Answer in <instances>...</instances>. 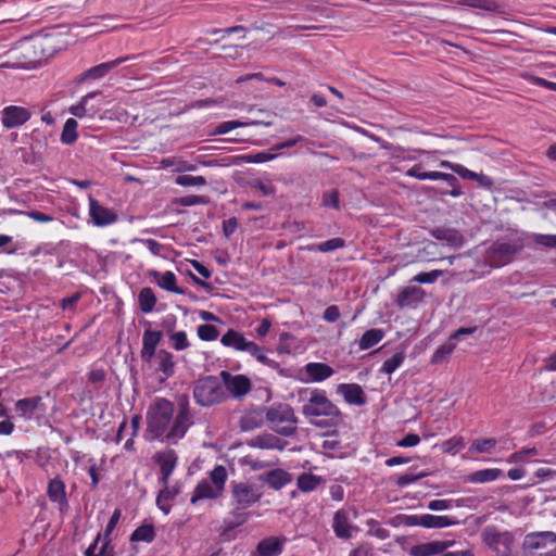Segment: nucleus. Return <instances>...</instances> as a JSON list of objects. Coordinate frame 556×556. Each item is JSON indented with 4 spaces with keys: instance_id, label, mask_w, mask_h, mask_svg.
I'll return each instance as SVG.
<instances>
[{
    "instance_id": "5",
    "label": "nucleus",
    "mask_w": 556,
    "mask_h": 556,
    "mask_svg": "<svg viewBox=\"0 0 556 556\" xmlns=\"http://www.w3.org/2000/svg\"><path fill=\"white\" fill-rule=\"evenodd\" d=\"M228 473L224 466L217 465L210 472V481L202 480L195 488L193 495L190 500L191 504H195L204 498H217L222 495Z\"/></svg>"
},
{
    "instance_id": "61",
    "label": "nucleus",
    "mask_w": 556,
    "mask_h": 556,
    "mask_svg": "<svg viewBox=\"0 0 556 556\" xmlns=\"http://www.w3.org/2000/svg\"><path fill=\"white\" fill-rule=\"evenodd\" d=\"M275 157V154L269 152H258L255 154L247 155L245 160L248 163H263L267 161H271Z\"/></svg>"
},
{
    "instance_id": "48",
    "label": "nucleus",
    "mask_w": 556,
    "mask_h": 556,
    "mask_svg": "<svg viewBox=\"0 0 556 556\" xmlns=\"http://www.w3.org/2000/svg\"><path fill=\"white\" fill-rule=\"evenodd\" d=\"M496 443L497 441L494 438L482 440L477 439L471 443L469 451L476 453H489L495 447Z\"/></svg>"
},
{
    "instance_id": "2",
    "label": "nucleus",
    "mask_w": 556,
    "mask_h": 556,
    "mask_svg": "<svg viewBox=\"0 0 556 556\" xmlns=\"http://www.w3.org/2000/svg\"><path fill=\"white\" fill-rule=\"evenodd\" d=\"M302 414L311 425L318 428L337 426L341 420L339 408L319 389L309 391V397L302 406Z\"/></svg>"
},
{
    "instance_id": "38",
    "label": "nucleus",
    "mask_w": 556,
    "mask_h": 556,
    "mask_svg": "<svg viewBox=\"0 0 556 556\" xmlns=\"http://www.w3.org/2000/svg\"><path fill=\"white\" fill-rule=\"evenodd\" d=\"M457 521L448 516H434L430 514L424 515V520L421 522V527L432 529V528H446L450 526L456 525Z\"/></svg>"
},
{
    "instance_id": "14",
    "label": "nucleus",
    "mask_w": 556,
    "mask_h": 556,
    "mask_svg": "<svg viewBox=\"0 0 556 556\" xmlns=\"http://www.w3.org/2000/svg\"><path fill=\"white\" fill-rule=\"evenodd\" d=\"M177 459L178 457L174 450H165L154 455V462L159 465L162 473V484L168 483V479L177 465Z\"/></svg>"
},
{
    "instance_id": "26",
    "label": "nucleus",
    "mask_w": 556,
    "mask_h": 556,
    "mask_svg": "<svg viewBox=\"0 0 556 556\" xmlns=\"http://www.w3.org/2000/svg\"><path fill=\"white\" fill-rule=\"evenodd\" d=\"M41 401L42 399L40 396H31L18 400L15 403V410L20 417L24 418L25 420H29L38 409Z\"/></svg>"
},
{
    "instance_id": "37",
    "label": "nucleus",
    "mask_w": 556,
    "mask_h": 556,
    "mask_svg": "<svg viewBox=\"0 0 556 556\" xmlns=\"http://www.w3.org/2000/svg\"><path fill=\"white\" fill-rule=\"evenodd\" d=\"M179 493V490L177 488H168L167 484H163V489L159 492L156 497V505L157 507L164 513L169 514L170 511V505L167 503L169 500L175 498V496Z\"/></svg>"
},
{
    "instance_id": "8",
    "label": "nucleus",
    "mask_w": 556,
    "mask_h": 556,
    "mask_svg": "<svg viewBox=\"0 0 556 556\" xmlns=\"http://www.w3.org/2000/svg\"><path fill=\"white\" fill-rule=\"evenodd\" d=\"M522 249L518 242L495 241L488 252V258L492 266H503L510 263Z\"/></svg>"
},
{
    "instance_id": "17",
    "label": "nucleus",
    "mask_w": 556,
    "mask_h": 556,
    "mask_svg": "<svg viewBox=\"0 0 556 556\" xmlns=\"http://www.w3.org/2000/svg\"><path fill=\"white\" fill-rule=\"evenodd\" d=\"M287 444V441L281 440L279 437L273 433L260 434L248 442V445L251 447L278 451L285 450Z\"/></svg>"
},
{
    "instance_id": "20",
    "label": "nucleus",
    "mask_w": 556,
    "mask_h": 556,
    "mask_svg": "<svg viewBox=\"0 0 556 556\" xmlns=\"http://www.w3.org/2000/svg\"><path fill=\"white\" fill-rule=\"evenodd\" d=\"M337 391L343 394L349 404L362 406L366 403V397L362 387L357 383H341Z\"/></svg>"
},
{
    "instance_id": "55",
    "label": "nucleus",
    "mask_w": 556,
    "mask_h": 556,
    "mask_svg": "<svg viewBox=\"0 0 556 556\" xmlns=\"http://www.w3.org/2000/svg\"><path fill=\"white\" fill-rule=\"evenodd\" d=\"M442 274L443 271L439 269H434L429 273H419L412 279V281L419 283H433L440 276H442Z\"/></svg>"
},
{
    "instance_id": "3",
    "label": "nucleus",
    "mask_w": 556,
    "mask_h": 556,
    "mask_svg": "<svg viewBox=\"0 0 556 556\" xmlns=\"http://www.w3.org/2000/svg\"><path fill=\"white\" fill-rule=\"evenodd\" d=\"M265 417L270 428L283 437H292L298 430V417L286 403H276L265 408Z\"/></svg>"
},
{
    "instance_id": "44",
    "label": "nucleus",
    "mask_w": 556,
    "mask_h": 556,
    "mask_svg": "<svg viewBox=\"0 0 556 556\" xmlns=\"http://www.w3.org/2000/svg\"><path fill=\"white\" fill-rule=\"evenodd\" d=\"M263 424L262 416L256 413H249L241 417L240 428L243 431H251L260 428Z\"/></svg>"
},
{
    "instance_id": "52",
    "label": "nucleus",
    "mask_w": 556,
    "mask_h": 556,
    "mask_svg": "<svg viewBox=\"0 0 556 556\" xmlns=\"http://www.w3.org/2000/svg\"><path fill=\"white\" fill-rule=\"evenodd\" d=\"M15 153L25 164L40 165L42 163V160L37 157L36 154H33V151L29 148H18Z\"/></svg>"
},
{
    "instance_id": "19",
    "label": "nucleus",
    "mask_w": 556,
    "mask_h": 556,
    "mask_svg": "<svg viewBox=\"0 0 556 556\" xmlns=\"http://www.w3.org/2000/svg\"><path fill=\"white\" fill-rule=\"evenodd\" d=\"M430 235L440 241H445L450 247L460 248L464 243V237L462 233L448 227H434L430 230Z\"/></svg>"
},
{
    "instance_id": "22",
    "label": "nucleus",
    "mask_w": 556,
    "mask_h": 556,
    "mask_svg": "<svg viewBox=\"0 0 556 556\" xmlns=\"http://www.w3.org/2000/svg\"><path fill=\"white\" fill-rule=\"evenodd\" d=\"M260 480L266 482L274 490H280L292 481V476L286 470L277 468L260 476Z\"/></svg>"
},
{
    "instance_id": "25",
    "label": "nucleus",
    "mask_w": 556,
    "mask_h": 556,
    "mask_svg": "<svg viewBox=\"0 0 556 556\" xmlns=\"http://www.w3.org/2000/svg\"><path fill=\"white\" fill-rule=\"evenodd\" d=\"M286 538L270 536L257 543L256 552L260 556H278L282 552Z\"/></svg>"
},
{
    "instance_id": "27",
    "label": "nucleus",
    "mask_w": 556,
    "mask_h": 556,
    "mask_svg": "<svg viewBox=\"0 0 556 556\" xmlns=\"http://www.w3.org/2000/svg\"><path fill=\"white\" fill-rule=\"evenodd\" d=\"M47 495L49 496L50 501L58 503L61 506L67 505L65 484L59 477L49 481Z\"/></svg>"
},
{
    "instance_id": "18",
    "label": "nucleus",
    "mask_w": 556,
    "mask_h": 556,
    "mask_svg": "<svg viewBox=\"0 0 556 556\" xmlns=\"http://www.w3.org/2000/svg\"><path fill=\"white\" fill-rule=\"evenodd\" d=\"M99 94H100V91H92V92H89L88 94H86L85 97H83V99L80 100V102L78 104L71 106V109H70L71 114L78 118H83L86 116L93 117L96 114H98L100 112V106L93 105V104L90 105L89 102L91 99L96 98Z\"/></svg>"
},
{
    "instance_id": "62",
    "label": "nucleus",
    "mask_w": 556,
    "mask_h": 556,
    "mask_svg": "<svg viewBox=\"0 0 556 556\" xmlns=\"http://www.w3.org/2000/svg\"><path fill=\"white\" fill-rule=\"evenodd\" d=\"M528 80L530 81V84L532 85H535V86H540V87H544V88H547L549 90H553V91H556V83H553V81H549V80H546L542 77H539V76H534V75H530L528 77Z\"/></svg>"
},
{
    "instance_id": "29",
    "label": "nucleus",
    "mask_w": 556,
    "mask_h": 556,
    "mask_svg": "<svg viewBox=\"0 0 556 556\" xmlns=\"http://www.w3.org/2000/svg\"><path fill=\"white\" fill-rule=\"evenodd\" d=\"M333 531L340 539H350L352 536L349 517L345 510L340 509L333 516Z\"/></svg>"
},
{
    "instance_id": "21",
    "label": "nucleus",
    "mask_w": 556,
    "mask_h": 556,
    "mask_svg": "<svg viewBox=\"0 0 556 556\" xmlns=\"http://www.w3.org/2000/svg\"><path fill=\"white\" fill-rule=\"evenodd\" d=\"M162 339L161 331L146 330L142 339L141 358L144 362H150L155 355V349Z\"/></svg>"
},
{
    "instance_id": "41",
    "label": "nucleus",
    "mask_w": 556,
    "mask_h": 556,
    "mask_svg": "<svg viewBox=\"0 0 556 556\" xmlns=\"http://www.w3.org/2000/svg\"><path fill=\"white\" fill-rule=\"evenodd\" d=\"M321 482H323L321 477L315 476L313 473H306V472L301 473L296 480L298 488L302 492L314 491Z\"/></svg>"
},
{
    "instance_id": "59",
    "label": "nucleus",
    "mask_w": 556,
    "mask_h": 556,
    "mask_svg": "<svg viewBox=\"0 0 556 556\" xmlns=\"http://www.w3.org/2000/svg\"><path fill=\"white\" fill-rule=\"evenodd\" d=\"M534 242L548 248H556V235H534Z\"/></svg>"
},
{
    "instance_id": "16",
    "label": "nucleus",
    "mask_w": 556,
    "mask_h": 556,
    "mask_svg": "<svg viewBox=\"0 0 556 556\" xmlns=\"http://www.w3.org/2000/svg\"><path fill=\"white\" fill-rule=\"evenodd\" d=\"M455 544L454 540L431 541L412 546L409 553L412 556H433L444 553Z\"/></svg>"
},
{
    "instance_id": "33",
    "label": "nucleus",
    "mask_w": 556,
    "mask_h": 556,
    "mask_svg": "<svg viewBox=\"0 0 556 556\" xmlns=\"http://www.w3.org/2000/svg\"><path fill=\"white\" fill-rule=\"evenodd\" d=\"M152 275L154 277H160V279L157 280V285L162 289L177 294L186 293L185 289H181L176 286V276L173 271H165L164 274H160L159 271L154 270L152 271Z\"/></svg>"
},
{
    "instance_id": "32",
    "label": "nucleus",
    "mask_w": 556,
    "mask_h": 556,
    "mask_svg": "<svg viewBox=\"0 0 556 556\" xmlns=\"http://www.w3.org/2000/svg\"><path fill=\"white\" fill-rule=\"evenodd\" d=\"M249 125H265L270 126L271 122H265L262 119H254L252 122H242V121H227L218 124L212 135H224L229 132L232 129L239 128V127H245Z\"/></svg>"
},
{
    "instance_id": "57",
    "label": "nucleus",
    "mask_w": 556,
    "mask_h": 556,
    "mask_svg": "<svg viewBox=\"0 0 556 556\" xmlns=\"http://www.w3.org/2000/svg\"><path fill=\"white\" fill-rule=\"evenodd\" d=\"M170 340L174 342V349L177 351L186 350L189 346L185 331L173 332L170 334Z\"/></svg>"
},
{
    "instance_id": "4",
    "label": "nucleus",
    "mask_w": 556,
    "mask_h": 556,
    "mask_svg": "<svg viewBox=\"0 0 556 556\" xmlns=\"http://www.w3.org/2000/svg\"><path fill=\"white\" fill-rule=\"evenodd\" d=\"M193 399L200 406L210 407L222 403L226 391L216 376H205L194 382Z\"/></svg>"
},
{
    "instance_id": "39",
    "label": "nucleus",
    "mask_w": 556,
    "mask_h": 556,
    "mask_svg": "<svg viewBox=\"0 0 556 556\" xmlns=\"http://www.w3.org/2000/svg\"><path fill=\"white\" fill-rule=\"evenodd\" d=\"M138 302L141 312L151 313L156 303V296L149 287L142 288L138 294Z\"/></svg>"
},
{
    "instance_id": "1",
    "label": "nucleus",
    "mask_w": 556,
    "mask_h": 556,
    "mask_svg": "<svg viewBox=\"0 0 556 556\" xmlns=\"http://www.w3.org/2000/svg\"><path fill=\"white\" fill-rule=\"evenodd\" d=\"M174 404L157 397L149 406L147 412L146 437L149 441L161 440L167 444H177L193 425V417L189 408V402L185 399L179 404V410L174 417Z\"/></svg>"
},
{
    "instance_id": "10",
    "label": "nucleus",
    "mask_w": 556,
    "mask_h": 556,
    "mask_svg": "<svg viewBox=\"0 0 556 556\" xmlns=\"http://www.w3.org/2000/svg\"><path fill=\"white\" fill-rule=\"evenodd\" d=\"M406 174H407V176L417 178L419 180L441 179V180L446 181L452 189L451 190H441L440 191L441 194H450L455 198L459 197L462 194V191L458 186V179L452 174L442 173V172H420V165L413 166L412 168H409L407 170Z\"/></svg>"
},
{
    "instance_id": "34",
    "label": "nucleus",
    "mask_w": 556,
    "mask_h": 556,
    "mask_svg": "<svg viewBox=\"0 0 556 556\" xmlns=\"http://www.w3.org/2000/svg\"><path fill=\"white\" fill-rule=\"evenodd\" d=\"M155 361L157 363L156 369L162 371L165 378H169L174 375L175 363L172 353L166 350H160L155 355Z\"/></svg>"
},
{
    "instance_id": "58",
    "label": "nucleus",
    "mask_w": 556,
    "mask_h": 556,
    "mask_svg": "<svg viewBox=\"0 0 556 556\" xmlns=\"http://www.w3.org/2000/svg\"><path fill=\"white\" fill-rule=\"evenodd\" d=\"M478 330V328L475 326V327H462L459 329H457L456 331H454L451 336H450V340L451 341H454V340H464L466 337L475 333L476 331Z\"/></svg>"
},
{
    "instance_id": "40",
    "label": "nucleus",
    "mask_w": 556,
    "mask_h": 556,
    "mask_svg": "<svg viewBox=\"0 0 556 556\" xmlns=\"http://www.w3.org/2000/svg\"><path fill=\"white\" fill-rule=\"evenodd\" d=\"M48 147V138L46 135L34 130L30 135V143L29 149L33 151V154H36L37 157L43 160V152Z\"/></svg>"
},
{
    "instance_id": "47",
    "label": "nucleus",
    "mask_w": 556,
    "mask_h": 556,
    "mask_svg": "<svg viewBox=\"0 0 556 556\" xmlns=\"http://www.w3.org/2000/svg\"><path fill=\"white\" fill-rule=\"evenodd\" d=\"M459 3L484 11H497L498 9V4L494 0H459Z\"/></svg>"
},
{
    "instance_id": "6",
    "label": "nucleus",
    "mask_w": 556,
    "mask_h": 556,
    "mask_svg": "<svg viewBox=\"0 0 556 556\" xmlns=\"http://www.w3.org/2000/svg\"><path fill=\"white\" fill-rule=\"evenodd\" d=\"M528 556H556V533L552 531L528 533L522 543Z\"/></svg>"
},
{
    "instance_id": "15",
    "label": "nucleus",
    "mask_w": 556,
    "mask_h": 556,
    "mask_svg": "<svg viewBox=\"0 0 556 556\" xmlns=\"http://www.w3.org/2000/svg\"><path fill=\"white\" fill-rule=\"evenodd\" d=\"M89 215L93 224L99 227L111 225L117 219V215L114 212L102 206L93 198H89Z\"/></svg>"
},
{
    "instance_id": "49",
    "label": "nucleus",
    "mask_w": 556,
    "mask_h": 556,
    "mask_svg": "<svg viewBox=\"0 0 556 556\" xmlns=\"http://www.w3.org/2000/svg\"><path fill=\"white\" fill-rule=\"evenodd\" d=\"M197 332L199 338L203 341H213L219 336L218 329L210 324L200 325Z\"/></svg>"
},
{
    "instance_id": "46",
    "label": "nucleus",
    "mask_w": 556,
    "mask_h": 556,
    "mask_svg": "<svg viewBox=\"0 0 556 556\" xmlns=\"http://www.w3.org/2000/svg\"><path fill=\"white\" fill-rule=\"evenodd\" d=\"M456 344L448 339V342L440 345L432 355L431 363L439 364L445 361L454 351Z\"/></svg>"
},
{
    "instance_id": "30",
    "label": "nucleus",
    "mask_w": 556,
    "mask_h": 556,
    "mask_svg": "<svg viewBox=\"0 0 556 556\" xmlns=\"http://www.w3.org/2000/svg\"><path fill=\"white\" fill-rule=\"evenodd\" d=\"M220 342L225 346L233 348L237 351L244 352L249 340L244 338V336L237 330L228 329L227 332L222 337Z\"/></svg>"
},
{
    "instance_id": "43",
    "label": "nucleus",
    "mask_w": 556,
    "mask_h": 556,
    "mask_svg": "<svg viewBox=\"0 0 556 556\" xmlns=\"http://www.w3.org/2000/svg\"><path fill=\"white\" fill-rule=\"evenodd\" d=\"M78 124H77V121L74 119V118H68L66 119L64 126H63V130H62V134H61V141L64 143V144H72L76 141L77 139V132H76V128H77Z\"/></svg>"
},
{
    "instance_id": "64",
    "label": "nucleus",
    "mask_w": 556,
    "mask_h": 556,
    "mask_svg": "<svg viewBox=\"0 0 556 556\" xmlns=\"http://www.w3.org/2000/svg\"><path fill=\"white\" fill-rule=\"evenodd\" d=\"M420 438L418 434L415 433H408L405 435L401 441L397 442V446L401 447H412L419 444Z\"/></svg>"
},
{
    "instance_id": "12",
    "label": "nucleus",
    "mask_w": 556,
    "mask_h": 556,
    "mask_svg": "<svg viewBox=\"0 0 556 556\" xmlns=\"http://www.w3.org/2000/svg\"><path fill=\"white\" fill-rule=\"evenodd\" d=\"M220 378L224 381L226 389L233 397H241L250 392L251 381L244 375L232 376L230 372L223 370Z\"/></svg>"
},
{
    "instance_id": "54",
    "label": "nucleus",
    "mask_w": 556,
    "mask_h": 556,
    "mask_svg": "<svg viewBox=\"0 0 556 556\" xmlns=\"http://www.w3.org/2000/svg\"><path fill=\"white\" fill-rule=\"evenodd\" d=\"M465 446V441L462 437H454L442 444L443 452L455 453Z\"/></svg>"
},
{
    "instance_id": "28",
    "label": "nucleus",
    "mask_w": 556,
    "mask_h": 556,
    "mask_svg": "<svg viewBox=\"0 0 556 556\" xmlns=\"http://www.w3.org/2000/svg\"><path fill=\"white\" fill-rule=\"evenodd\" d=\"M305 372L313 381H324L334 374V370L325 363H308Z\"/></svg>"
},
{
    "instance_id": "23",
    "label": "nucleus",
    "mask_w": 556,
    "mask_h": 556,
    "mask_svg": "<svg viewBox=\"0 0 556 556\" xmlns=\"http://www.w3.org/2000/svg\"><path fill=\"white\" fill-rule=\"evenodd\" d=\"M425 291L420 287L409 286L404 288L397 295V305L412 307L422 301Z\"/></svg>"
},
{
    "instance_id": "7",
    "label": "nucleus",
    "mask_w": 556,
    "mask_h": 556,
    "mask_svg": "<svg viewBox=\"0 0 556 556\" xmlns=\"http://www.w3.org/2000/svg\"><path fill=\"white\" fill-rule=\"evenodd\" d=\"M481 535L490 549V556H516L514 553L515 539L510 532H500L493 527H486Z\"/></svg>"
},
{
    "instance_id": "51",
    "label": "nucleus",
    "mask_w": 556,
    "mask_h": 556,
    "mask_svg": "<svg viewBox=\"0 0 556 556\" xmlns=\"http://www.w3.org/2000/svg\"><path fill=\"white\" fill-rule=\"evenodd\" d=\"M176 184L186 187H201L206 185V179L203 176L180 175L176 178Z\"/></svg>"
},
{
    "instance_id": "9",
    "label": "nucleus",
    "mask_w": 556,
    "mask_h": 556,
    "mask_svg": "<svg viewBox=\"0 0 556 556\" xmlns=\"http://www.w3.org/2000/svg\"><path fill=\"white\" fill-rule=\"evenodd\" d=\"M231 494L237 509H247L258 502L262 492L253 484L247 482H231Z\"/></svg>"
},
{
    "instance_id": "11",
    "label": "nucleus",
    "mask_w": 556,
    "mask_h": 556,
    "mask_svg": "<svg viewBox=\"0 0 556 556\" xmlns=\"http://www.w3.org/2000/svg\"><path fill=\"white\" fill-rule=\"evenodd\" d=\"M22 66L25 68L37 67L42 64L48 55L45 54V40L36 39L21 45Z\"/></svg>"
},
{
    "instance_id": "45",
    "label": "nucleus",
    "mask_w": 556,
    "mask_h": 556,
    "mask_svg": "<svg viewBox=\"0 0 556 556\" xmlns=\"http://www.w3.org/2000/svg\"><path fill=\"white\" fill-rule=\"evenodd\" d=\"M404 359L405 352L400 351L395 353L392 357L384 361L380 371L390 375L394 372L403 364Z\"/></svg>"
},
{
    "instance_id": "56",
    "label": "nucleus",
    "mask_w": 556,
    "mask_h": 556,
    "mask_svg": "<svg viewBox=\"0 0 556 556\" xmlns=\"http://www.w3.org/2000/svg\"><path fill=\"white\" fill-rule=\"evenodd\" d=\"M323 205L338 210L340 207L338 190L326 191L323 194Z\"/></svg>"
},
{
    "instance_id": "53",
    "label": "nucleus",
    "mask_w": 556,
    "mask_h": 556,
    "mask_svg": "<svg viewBox=\"0 0 556 556\" xmlns=\"http://www.w3.org/2000/svg\"><path fill=\"white\" fill-rule=\"evenodd\" d=\"M427 476H429V473L426 471H420L417 473L407 472V473L399 477V479L396 480V484H397V486L403 488V486L414 483V482L418 481L419 479L427 477Z\"/></svg>"
},
{
    "instance_id": "31",
    "label": "nucleus",
    "mask_w": 556,
    "mask_h": 556,
    "mask_svg": "<svg viewBox=\"0 0 556 556\" xmlns=\"http://www.w3.org/2000/svg\"><path fill=\"white\" fill-rule=\"evenodd\" d=\"M503 471L498 468H486L473 471L466 477V481L471 483H485L496 480Z\"/></svg>"
},
{
    "instance_id": "24",
    "label": "nucleus",
    "mask_w": 556,
    "mask_h": 556,
    "mask_svg": "<svg viewBox=\"0 0 556 556\" xmlns=\"http://www.w3.org/2000/svg\"><path fill=\"white\" fill-rule=\"evenodd\" d=\"M130 56L118 58L110 62L101 63L96 65L84 73V75L79 78V81L86 79H98L105 76L112 68L122 64L123 62L129 60Z\"/></svg>"
},
{
    "instance_id": "36",
    "label": "nucleus",
    "mask_w": 556,
    "mask_h": 556,
    "mask_svg": "<svg viewBox=\"0 0 556 556\" xmlns=\"http://www.w3.org/2000/svg\"><path fill=\"white\" fill-rule=\"evenodd\" d=\"M383 337L384 331L382 329L371 328L365 331L358 342L359 350L364 351L375 346L383 339Z\"/></svg>"
},
{
    "instance_id": "35",
    "label": "nucleus",
    "mask_w": 556,
    "mask_h": 556,
    "mask_svg": "<svg viewBox=\"0 0 556 556\" xmlns=\"http://www.w3.org/2000/svg\"><path fill=\"white\" fill-rule=\"evenodd\" d=\"M244 352L249 353L251 356L255 357L260 363L273 369H277L279 367V364L276 361L267 357L265 349L253 341H250Z\"/></svg>"
},
{
    "instance_id": "60",
    "label": "nucleus",
    "mask_w": 556,
    "mask_h": 556,
    "mask_svg": "<svg viewBox=\"0 0 556 556\" xmlns=\"http://www.w3.org/2000/svg\"><path fill=\"white\" fill-rule=\"evenodd\" d=\"M179 203L184 206H192L197 204L207 203V199L202 195H186L179 199Z\"/></svg>"
},
{
    "instance_id": "50",
    "label": "nucleus",
    "mask_w": 556,
    "mask_h": 556,
    "mask_svg": "<svg viewBox=\"0 0 556 556\" xmlns=\"http://www.w3.org/2000/svg\"><path fill=\"white\" fill-rule=\"evenodd\" d=\"M345 245V241L342 238H332L324 241L316 245V250L323 253L331 252L337 249H341Z\"/></svg>"
},
{
    "instance_id": "63",
    "label": "nucleus",
    "mask_w": 556,
    "mask_h": 556,
    "mask_svg": "<svg viewBox=\"0 0 556 556\" xmlns=\"http://www.w3.org/2000/svg\"><path fill=\"white\" fill-rule=\"evenodd\" d=\"M323 318L328 323H334L340 318V311L337 305H330L324 311Z\"/></svg>"
},
{
    "instance_id": "42",
    "label": "nucleus",
    "mask_w": 556,
    "mask_h": 556,
    "mask_svg": "<svg viewBox=\"0 0 556 556\" xmlns=\"http://www.w3.org/2000/svg\"><path fill=\"white\" fill-rule=\"evenodd\" d=\"M155 538L154 527L152 525H143L138 527L130 535L131 542L151 543Z\"/></svg>"
},
{
    "instance_id": "13",
    "label": "nucleus",
    "mask_w": 556,
    "mask_h": 556,
    "mask_svg": "<svg viewBox=\"0 0 556 556\" xmlns=\"http://www.w3.org/2000/svg\"><path fill=\"white\" fill-rule=\"evenodd\" d=\"M2 125L5 128H14L25 124L31 116L30 112L23 106L9 105L2 110Z\"/></svg>"
}]
</instances>
